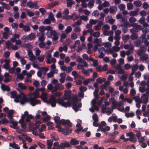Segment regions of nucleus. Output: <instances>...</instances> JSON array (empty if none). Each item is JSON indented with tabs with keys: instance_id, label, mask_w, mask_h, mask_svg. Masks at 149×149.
<instances>
[{
	"instance_id": "obj_1",
	"label": "nucleus",
	"mask_w": 149,
	"mask_h": 149,
	"mask_svg": "<svg viewBox=\"0 0 149 149\" xmlns=\"http://www.w3.org/2000/svg\"><path fill=\"white\" fill-rule=\"evenodd\" d=\"M49 102L51 103V106L52 107H56V103L62 106L65 107L71 106V104L69 102V101H68L66 102H64L63 99L60 98L56 100L53 96H51V97L49 99Z\"/></svg>"
},
{
	"instance_id": "obj_2",
	"label": "nucleus",
	"mask_w": 149,
	"mask_h": 149,
	"mask_svg": "<svg viewBox=\"0 0 149 149\" xmlns=\"http://www.w3.org/2000/svg\"><path fill=\"white\" fill-rule=\"evenodd\" d=\"M36 97H30L29 98L28 102L32 106H34L37 104H40L41 102L40 100H36Z\"/></svg>"
},
{
	"instance_id": "obj_3",
	"label": "nucleus",
	"mask_w": 149,
	"mask_h": 149,
	"mask_svg": "<svg viewBox=\"0 0 149 149\" xmlns=\"http://www.w3.org/2000/svg\"><path fill=\"white\" fill-rule=\"evenodd\" d=\"M58 131L59 132H62L63 134L67 135H69L72 132V129L68 128L67 126H65L64 129L62 128L61 127L58 129Z\"/></svg>"
},
{
	"instance_id": "obj_4",
	"label": "nucleus",
	"mask_w": 149,
	"mask_h": 149,
	"mask_svg": "<svg viewBox=\"0 0 149 149\" xmlns=\"http://www.w3.org/2000/svg\"><path fill=\"white\" fill-rule=\"evenodd\" d=\"M126 136H129V141L133 143H135L137 141V140L135 137V134L131 132H129L127 133Z\"/></svg>"
},
{
	"instance_id": "obj_5",
	"label": "nucleus",
	"mask_w": 149,
	"mask_h": 149,
	"mask_svg": "<svg viewBox=\"0 0 149 149\" xmlns=\"http://www.w3.org/2000/svg\"><path fill=\"white\" fill-rule=\"evenodd\" d=\"M64 86L61 84L58 83L55 86L53 87V89L52 91V93H53L58 90H61L63 89Z\"/></svg>"
},
{
	"instance_id": "obj_6",
	"label": "nucleus",
	"mask_w": 149,
	"mask_h": 149,
	"mask_svg": "<svg viewBox=\"0 0 149 149\" xmlns=\"http://www.w3.org/2000/svg\"><path fill=\"white\" fill-rule=\"evenodd\" d=\"M59 123L63 125H67L68 128L72 127V123L69 120L62 119L59 121Z\"/></svg>"
},
{
	"instance_id": "obj_7",
	"label": "nucleus",
	"mask_w": 149,
	"mask_h": 149,
	"mask_svg": "<svg viewBox=\"0 0 149 149\" xmlns=\"http://www.w3.org/2000/svg\"><path fill=\"white\" fill-rule=\"evenodd\" d=\"M70 146L69 142H65L64 143H61L60 144V149H65V148H69Z\"/></svg>"
},
{
	"instance_id": "obj_8",
	"label": "nucleus",
	"mask_w": 149,
	"mask_h": 149,
	"mask_svg": "<svg viewBox=\"0 0 149 149\" xmlns=\"http://www.w3.org/2000/svg\"><path fill=\"white\" fill-rule=\"evenodd\" d=\"M116 68V70H118V73L120 74H123L124 73V71L123 69L122 68V67L121 65H118L117 67H114Z\"/></svg>"
},
{
	"instance_id": "obj_9",
	"label": "nucleus",
	"mask_w": 149,
	"mask_h": 149,
	"mask_svg": "<svg viewBox=\"0 0 149 149\" xmlns=\"http://www.w3.org/2000/svg\"><path fill=\"white\" fill-rule=\"evenodd\" d=\"M117 10V8L116 7L114 6H111L109 8L110 13L113 15L115 14Z\"/></svg>"
},
{
	"instance_id": "obj_10",
	"label": "nucleus",
	"mask_w": 149,
	"mask_h": 149,
	"mask_svg": "<svg viewBox=\"0 0 149 149\" xmlns=\"http://www.w3.org/2000/svg\"><path fill=\"white\" fill-rule=\"evenodd\" d=\"M99 128L100 129V130L102 132H104L106 131H109L110 129V127L108 126H106L104 128H103L101 125L99 126Z\"/></svg>"
},
{
	"instance_id": "obj_11",
	"label": "nucleus",
	"mask_w": 149,
	"mask_h": 149,
	"mask_svg": "<svg viewBox=\"0 0 149 149\" xmlns=\"http://www.w3.org/2000/svg\"><path fill=\"white\" fill-rule=\"evenodd\" d=\"M29 98V97H27L26 95L24 94V96H23L22 99L20 101L21 104H24L26 102H28Z\"/></svg>"
},
{
	"instance_id": "obj_12",
	"label": "nucleus",
	"mask_w": 149,
	"mask_h": 149,
	"mask_svg": "<svg viewBox=\"0 0 149 149\" xmlns=\"http://www.w3.org/2000/svg\"><path fill=\"white\" fill-rule=\"evenodd\" d=\"M138 66L137 64L133 65L132 67V72L130 74V76H132L134 73L137 70Z\"/></svg>"
},
{
	"instance_id": "obj_13",
	"label": "nucleus",
	"mask_w": 149,
	"mask_h": 149,
	"mask_svg": "<svg viewBox=\"0 0 149 149\" xmlns=\"http://www.w3.org/2000/svg\"><path fill=\"white\" fill-rule=\"evenodd\" d=\"M72 102H70L69 100H68V101H69V102L71 104H71L72 105H74V106L75 107L76 103H77V98L76 96H74L72 97Z\"/></svg>"
},
{
	"instance_id": "obj_14",
	"label": "nucleus",
	"mask_w": 149,
	"mask_h": 149,
	"mask_svg": "<svg viewBox=\"0 0 149 149\" xmlns=\"http://www.w3.org/2000/svg\"><path fill=\"white\" fill-rule=\"evenodd\" d=\"M36 38V34L35 33H31L28 35V40L31 41L34 40Z\"/></svg>"
},
{
	"instance_id": "obj_15",
	"label": "nucleus",
	"mask_w": 149,
	"mask_h": 149,
	"mask_svg": "<svg viewBox=\"0 0 149 149\" xmlns=\"http://www.w3.org/2000/svg\"><path fill=\"white\" fill-rule=\"evenodd\" d=\"M10 124V126L11 127L14 128L15 126H17L18 123H17L15 121L11 120H9V123Z\"/></svg>"
},
{
	"instance_id": "obj_16",
	"label": "nucleus",
	"mask_w": 149,
	"mask_h": 149,
	"mask_svg": "<svg viewBox=\"0 0 149 149\" xmlns=\"http://www.w3.org/2000/svg\"><path fill=\"white\" fill-rule=\"evenodd\" d=\"M66 76V75L64 73H62L60 74V76L61 77V78L59 79V81L61 83H64Z\"/></svg>"
},
{
	"instance_id": "obj_17",
	"label": "nucleus",
	"mask_w": 149,
	"mask_h": 149,
	"mask_svg": "<svg viewBox=\"0 0 149 149\" xmlns=\"http://www.w3.org/2000/svg\"><path fill=\"white\" fill-rule=\"evenodd\" d=\"M77 103H76L75 107L74 106V105H72V108L75 112H77V111H78L79 109V108H81L82 106V104L81 103H79L78 104V105H77Z\"/></svg>"
},
{
	"instance_id": "obj_18",
	"label": "nucleus",
	"mask_w": 149,
	"mask_h": 149,
	"mask_svg": "<svg viewBox=\"0 0 149 149\" xmlns=\"http://www.w3.org/2000/svg\"><path fill=\"white\" fill-rule=\"evenodd\" d=\"M147 96L146 94H144L142 95V97H143V102L144 104H146L148 101V96Z\"/></svg>"
},
{
	"instance_id": "obj_19",
	"label": "nucleus",
	"mask_w": 149,
	"mask_h": 149,
	"mask_svg": "<svg viewBox=\"0 0 149 149\" xmlns=\"http://www.w3.org/2000/svg\"><path fill=\"white\" fill-rule=\"evenodd\" d=\"M70 143L72 145H76L79 143V141L75 139L72 138L70 141Z\"/></svg>"
},
{
	"instance_id": "obj_20",
	"label": "nucleus",
	"mask_w": 149,
	"mask_h": 149,
	"mask_svg": "<svg viewBox=\"0 0 149 149\" xmlns=\"http://www.w3.org/2000/svg\"><path fill=\"white\" fill-rule=\"evenodd\" d=\"M53 140L52 139L47 140V149H51V147L53 144Z\"/></svg>"
},
{
	"instance_id": "obj_21",
	"label": "nucleus",
	"mask_w": 149,
	"mask_h": 149,
	"mask_svg": "<svg viewBox=\"0 0 149 149\" xmlns=\"http://www.w3.org/2000/svg\"><path fill=\"white\" fill-rule=\"evenodd\" d=\"M28 54L29 56L31 57V60H35L36 59V57L34 56L32 51L31 50H29L28 51Z\"/></svg>"
},
{
	"instance_id": "obj_22",
	"label": "nucleus",
	"mask_w": 149,
	"mask_h": 149,
	"mask_svg": "<svg viewBox=\"0 0 149 149\" xmlns=\"http://www.w3.org/2000/svg\"><path fill=\"white\" fill-rule=\"evenodd\" d=\"M75 3L73 0H67V6L68 7H71L72 5Z\"/></svg>"
},
{
	"instance_id": "obj_23",
	"label": "nucleus",
	"mask_w": 149,
	"mask_h": 149,
	"mask_svg": "<svg viewBox=\"0 0 149 149\" xmlns=\"http://www.w3.org/2000/svg\"><path fill=\"white\" fill-rule=\"evenodd\" d=\"M1 87L3 91H9L10 89V87L8 86H6L3 84L2 82L1 83Z\"/></svg>"
},
{
	"instance_id": "obj_24",
	"label": "nucleus",
	"mask_w": 149,
	"mask_h": 149,
	"mask_svg": "<svg viewBox=\"0 0 149 149\" xmlns=\"http://www.w3.org/2000/svg\"><path fill=\"white\" fill-rule=\"evenodd\" d=\"M109 17L108 16L106 18V22L107 23H109L111 24H113L115 21V20L114 19L111 18L110 19H107V18H109Z\"/></svg>"
},
{
	"instance_id": "obj_25",
	"label": "nucleus",
	"mask_w": 149,
	"mask_h": 149,
	"mask_svg": "<svg viewBox=\"0 0 149 149\" xmlns=\"http://www.w3.org/2000/svg\"><path fill=\"white\" fill-rule=\"evenodd\" d=\"M118 133V132L114 131L113 132L110 133L109 134V136H111V137L113 138V139H114Z\"/></svg>"
},
{
	"instance_id": "obj_26",
	"label": "nucleus",
	"mask_w": 149,
	"mask_h": 149,
	"mask_svg": "<svg viewBox=\"0 0 149 149\" xmlns=\"http://www.w3.org/2000/svg\"><path fill=\"white\" fill-rule=\"evenodd\" d=\"M148 58L147 54H145L141 56L139 60L142 61L146 60Z\"/></svg>"
},
{
	"instance_id": "obj_27",
	"label": "nucleus",
	"mask_w": 149,
	"mask_h": 149,
	"mask_svg": "<svg viewBox=\"0 0 149 149\" xmlns=\"http://www.w3.org/2000/svg\"><path fill=\"white\" fill-rule=\"evenodd\" d=\"M109 101L115 107H117L116 102L115 99L113 97H111L109 100Z\"/></svg>"
},
{
	"instance_id": "obj_28",
	"label": "nucleus",
	"mask_w": 149,
	"mask_h": 149,
	"mask_svg": "<svg viewBox=\"0 0 149 149\" xmlns=\"http://www.w3.org/2000/svg\"><path fill=\"white\" fill-rule=\"evenodd\" d=\"M34 118L32 115L31 114L27 116V118L25 119V122L27 123L31 121V120Z\"/></svg>"
},
{
	"instance_id": "obj_29",
	"label": "nucleus",
	"mask_w": 149,
	"mask_h": 149,
	"mask_svg": "<svg viewBox=\"0 0 149 149\" xmlns=\"http://www.w3.org/2000/svg\"><path fill=\"white\" fill-rule=\"evenodd\" d=\"M18 86L20 88L21 90H26L27 86L24 85V84L21 83L18 84Z\"/></svg>"
},
{
	"instance_id": "obj_30",
	"label": "nucleus",
	"mask_w": 149,
	"mask_h": 149,
	"mask_svg": "<svg viewBox=\"0 0 149 149\" xmlns=\"http://www.w3.org/2000/svg\"><path fill=\"white\" fill-rule=\"evenodd\" d=\"M101 42V41L98 39L97 38L94 39L93 40V43L94 44H97L98 46H100V43Z\"/></svg>"
},
{
	"instance_id": "obj_31",
	"label": "nucleus",
	"mask_w": 149,
	"mask_h": 149,
	"mask_svg": "<svg viewBox=\"0 0 149 149\" xmlns=\"http://www.w3.org/2000/svg\"><path fill=\"white\" fill-rule=\"evenodd\" d=\"M125 116L127 118L130 117H133L134 116V113L133 112L126 113L125 114Z\"/></svg>"
},
{
	"instance_id": "obj_32",
	"label": "nucleus",
	"mask_w": 149,
	"mask_h": 149,
	"mask_svg": "<svg viewBox=\"0 0 149 149\" xmlns=\"http://www.w3.org/2000/svg\"><path fill=\"white\" fill-rule=\"evenodd\" d=\"M82 22L80 20H79L76 22H74V24L72 25L73 27H75L76 26L80 25L81 23Z\"/></svg>"
},
{
	"instance_id": "obj_33",
	"label": "nucleus",
	"mask_w": 149,
	"mask_h": 149,
	"mask_svg": "<svg viewBox=\"0 0 149 149\" xmlns=\"http://www.w3.org/2000/svg\"><path fill=\"white\" fill-rule=\"evenodd\" d=\"M95 2L93 0L90 1L88 3V6L90 8H91L93 7L94 6V4Z\"/></svg>"
},
{
	"instance_id": "obj_34",
	"label": "nucleus",
	"mask_w": 149,
	"mask_h": 149,
	"mask_svg": "<svg viewBox=\"0 0 149 149\" xmlns=\"http://www.w3.org/2000/svg\"><path fill=\"white\" fill-rule=\"evenodd\" d=\"M143 47L145 49V46H141V49L138 51L137 54L139 56H141L142 54L143 53V51L142 50V48Z\"/></svg>"
},
{
	"instance_id": "obj_35",
	"label": "nucleus",
	"mask_w": 149,
	"mask_h": 149,
	"mask_svg": "<svg viewBox=\"0 0 149 149\" xmlns=\"http://www.w3.org/2000/svg\"><path fill=\"white\" fill-rule=\"evenodd\" d=\"M26 5L28 7L31 8H34V3L31 1H30L27 2Z\"/></svg>"
},
{
	"instance_id": "obj_36",
	"label": "nucleus",
	"mask_w": 149,
	"mask_h": 149,
	"mask_svg": "<svg viewBox=\"0 0 149 149\" xmlns=\"http://www.w3.org/2000/svg\"><path fill=\"white\" fill-rule=\"evenodd\" d=\"M45 30V28L44 26H42L39 27V31L42 34H44L43 33Z\"/></svg>"
},
{
	"instance_id": "obj_37",
	"label": "nucleus",
	"mask_w": 149,
	"mask_h": 149,
	"mask_svg": "<svg viewBox=\"0 0 149 149\" xmlns=\"http://www.w3.org/2000/svg\"><path fill=\"white\" fill-rule=\"evenodd\" d=\"M10 94L11 95L10 97L11 98H14L16 97L17 93L15 91H13L11 92Z\"/></svg>"
},
{
	"instance_id": "obj_38",
	"label": "nucleus",
	"mask_w": 149,
	"mask_h": 149,
	"mask_svg": "<svg viewBox=\"0 0 149 149\" xmlns=\"http://www.w3.org/2000/svg\"><path fill=\"white\" fill-rule=\"evenodd\" d=\"M134 4L137 7L140 6L142 4L141 1H135L134 2Z\"/></svg>"
},
{
	"instance_id": "obj_39",
	"label": "nucleus",
	"mask_w": 149,
	"mask_h": 149,
	"mask_svg": "<svg viewBox=\"0 0 149 149\" xmlns=\"http://www.w3.org/2000/svg\"><path fill=\"white\" fill-rule=\"evenodd\" d=\"M92 118L94 121H98V116L96 113L94 114L92 116Z\"/></svg>"
},
{
	"instance_id": "obj_40",
	"label": "nucleus",
	"mask_w": 149,
	"mask_h": 149,
	"mask_svg": "<svg viewBox=\"0 0 149 149\" xmlns=\"http://www.w3.org/2000/svg\"><path fill=\"white\" fill-rule=\"evenodd\" d=\"M81 72L86 76H88L89 75V73L88 71L85 70V69H83L81 70Z\"/></svg>"
},
{
	"instance_id": "obj_41",
	"label": "nucleus",
	"mask_w": 149,
	"mask_h": 149,
	"mask_svg": "<svg viewBox=\"0 0 149 149\" xmlns=\"http://www.w3.org/2000/svg\"><path fill=\"white\" fill-rule=\"evenodd\" d=\"M138 37V36L136 34H132L130 36V38L133 40L137 39Z\"/></svg>"
},
{
	"instance_id": "obj_42",
	"label": "nucleus",
	"mask_w": 149,
	"mask_h": 149,
	"mask_svg": "<svg viewBox=\"0 0 149 149\" xmlns=\"http://www.w3.org/2000/svg\"><path fill=\"white\" fill-rule=\"evenodd\" d=\"M51 58V55L50 53H48L47 56V63H48L50 64V60Z\"/></svg>"
},
{
	"instance_id": "obj_43",
	"label": "nucleus",
	"mask_w": 149,
	"mask_h": 149,
	"mask_svg": "<svg viewBox=\"0 0 149 149\" xmlns=\"http://www.w3.org/2000/svg\"><path fill=\"white\" fill-rule=\"evenodd\" d=\"M72 31V28L70 26H68L67 27L66 29L65 30V32L66 33L70 32Z\"/></svg>"
},
{
	"instance_id": "obj_44",
	"label": "nucleus",
	"mask_w": 149,
	"mask_h": 149,
	"mask_svg": "<svg viewBox=\"0 0 149 149\" xmlns=\"http://www.w3.org/2000/svg\"><path fill=\"white\" fill-rule=\"evenodd\" d=\"M100 33L99 31H97L94 32L92 34V36L95 37H98L100 36Z\"/></svg>"
},
{
	"instance_id": "obj_45",
	"label": "nucleus",
	"mask_w": 149,
	"mask_h": 149,
	"mask_svg": "<svg viewBox=\"0 0 149 149\" xmlns=\"http://www.w3.org/2000/svg\"><path fill=\"white\" fill-rule=\"evenodd\" d=\"M37 144L38 146L40 147L41 149H45V145L42 144L40 142H38Z\"/></svg>"
},
{
	"instance_id": "obj_46",
	"label": "nucleus",
	"mask_w": 149,
	"mask_h": 149,
	"mask_svg": "<svg viewBox=\"0 0 149 149\" xmlns=\"http://www.w3.org/2000/svg\"><path fill=\"white\" fill-rule=\"evenodd\" d=\"M138 13L135 11H132L129 13V15L131 16H133L137 15Z\"/></svg>"
},
{
	"instance_id": "obj_47",
	"label": "nucleus",
	"mask_w": 149,
	"mask_h": 149,
	"mask_svg": "<svg viewBox=\"0 0 149 149\" xmlns=\"http://www.w3.org/2000/svg\"><path fill=\"white\" fill-rule=\"evenodd\" d=\"M129 38V37L128 35H125L122 37L123 40L125 42H127Z\"/></svg>"
},
{
	"instance_id": "obj_48",
	"label": "nucleus",
	"mask_w": 149,
	"mask_h": 149,
	"mask_svg": "<svg viewBox=\"0 0 149 149\" xmlns=\"http://www.w3.org/2000/svg\"><path fill=\"white\" fill-rule=\"evenodd\" d=\"M129 23L127 21H125L124 22L123 24L121 25V26L123 27H127L128 25L129 26Z\"/></svg>"
},
{
	"instance_id": "obj_49",
	"label": "nucleus",
	"mask_w": 149,
	"mask_h": 149,
	"mask_svg": "<svg viewBox=\"0 0 149 149\" xmlns=\"http://www.w3.org/2000/svg\"><path fill=\"white\" fill-rule=\"evenodd\" d=\"M39 47L40 48H44L46 46L45 43L43 42H40L39 44Z\"/></svg>"
},
{
	"instance_id": "obj_50",
	"label": "nucleus",
	"mask_w": 149,
	"mask_h": 149,
	"mask_svg": "<svg viewBox=\"0 0 149 149\" xmlns=\"http://www.w3.org/2000/svg\"><path fill=\"white\" fill-rule=\"evenodd\" d=\"M1 122L3 125L7 124L9 123V121H8L6 118H5L2 119Z\"/></svg>"
},
{
	"instance_id": "obj_51",
	"label": "nucleus",
	"mask_w": 149,
	"mask_h": 149,
	"mask_svg": "<svg viewBox=\"0 0 149 149\" xmlns=\"http://www.w3.org/2000/svg\"><path fill=\"white\" fill-rule=\"evenodd\" d=\"M133 5L131 3H129L127 4V7L128 10L131 9L133 7Z\"/></svg>"
},
{
	"instance_id": "obj_52",
	"label": "nucleus",
	"mask_w": 149,
	"mask_h": 149,
	"mask_svg": "<svg viewBox=\"0 0 149 149\" xmlns=\"http://www.w3.org/2000/svg\"><path fill=\"white\" fill-rule=\"evenodd\" d=\"M84 60L82 58L80 57H78L76 59V61L77 62H78L81 63L84 62Z\"/></svg>"
},
{
	"instance_id": "obj_53",
	"label": "nucleus",
	"mask_w": 149,
	"mask_h": 149,
	"mask_svg": "<svg viewBox=\"0 0 149 149\" xmlns=\"http://www.w3.org/2000/svg\"><path fill=\"white\" fill-rule=\"evenodd\" d=\"M97 20L96 19L94 20L93 19H90L89 21V23L92 25V24H95L97 22Z\"/></svg>"
},
{
	"instance_id": "obj_54",
	"label": "nucleus",
	"mask_w": 149,
	"mask_h": 149,
	"mask_svg": "<svg viewBox=\"0 0 149 149\" xmlns=\"http://www.w3.org/2000/svg\"><path fill=\"white\" fill-rule=\"evenodd\" d=\"M26 14L24 12H22L20 15V18L24 19L26 17Z\"/></svg>"
},
{
	"instance_id": "obj_55",
	"label": "nucleus",
	"mask_w": 149,
	"mask_h": 149,
	"mask_svg": "<svg viewBox=\"0 0 149 149\" xmlns=\"http://www.w3.org/2000/svg\"><path fill=\"white\" fill-rule=\"evenodd\" d=\"M41 36L39 37L38 40L40 42H43L45 40V38L44 37V34H41Z\"/></svg>"
},
{
	"instance_id": "obj_56",
	"label": "nucleus",
	"mask_w": 149,
	"mask_h": 149,
	"mask_svg": "<svg viewBox=\"0 0 149 149\" xmlns=\"http://www.w3.org/2000/svg\"><path fill=\"white\" fill-rule=\"evenodd\" d=\"M118 8L121 10H123L125 8V6L124 4H120Z\"/></svg>"
},
{
	"instance_id": "obj_57",
	"label": "nucleus",
	"mask_w": 149,
	"mask_h": 149,
	"mask_svg": "<svg viewBox=\"0 0 149 149\" xmlns=\"http://www.w3.org/2000/svg\"><path fill=\"white\" fill-rule=\"evenodd\" d=\"M80 19L81 20H84L86 21L88 20V17L86 16L82 15L80 17Z\"/></svg>"
},
{
	"instance_id": "obj_58",
	"label": "nucleus",
	"mask_w": 149,
	"mask_h": 149,
	"mask_svg": "<svg viewBox=\"0 0 149 149\" xmlns=\"http://www.w3.org/2000/svg\"><path fill=\"white\" fill-rule=\"evenodd\" d=\"M77 35L75 33H74L71 35V37L72 39L75 40L77 38Z\"/></svg>"
},
{
	"instance_id": "obj_59",
	"label": "nucleus",
	"mask_w": 149,
	"mask_h": 149,
	"mask_svg": "<svg viewBox=\"0 0 149 149\" xmlns=\"http://www.w3.org/2000/svg\"><path fill=\"white\" fill-rule=\"evenodd\" d=\"M71 92L67 90L66 91L64 95L65 96H67L68 97H70V94Z\"/></svg>"
},
{
	"instance_id": "obj_60",
	"label": "nucleus",
	"mask_w": 149,
	"mask_h": 149,
	"mask_svg": "<svg viewBox=\"0 0 149 149\" xmlns=\"http://www.w3.org/2000/svg\"><path fill=\"white\" fill-rule=\"evenodd\" d=\"M124 68L125 70H128L130 68L131 66L130 64L127 63L124 65Z\"/></svg>"
},
{
	"instance_id": "obj_61",
	"label": "nucleus",
	"mask_w": 149,
	"mask_h": 149,
	"mask_svg": "<svg viewBox=\"0 0 149 149\" xmlns=\"http://www.w3.org/2000/svg\"><path fill=\"white\" fill-rule=\"evenodd\" d=\"M23 30L25 32H27L30 31V27L28 26H25L23 29Z\"/></svg>"
},
{
	"instance_id": "obj_62",
	"label": "nucleus",
	"mask_w": 149,
	"mask_h": 149,
	"mask_svg": "<svg viewBox=\"0 0 149 149\" xmlns=\"http://www.w3.org/2000/svg\"><path fill=\"white\" fill-rule=\"evenodd\" d=\"M51 21L49 19L47 18L45 19L44 22V24H50L51 23Z\"/></svg>"
},
{
	"instance_id": "obj_63",
	"label": "nucleus",
	"mask_w": 149,
	"mask_h": 149,
	"mask_svg": "<svg viewBox=\"0 0 149 149\" xmlns=\"http://www.w3.org/2000/svg\"><path fill=\"white\" fill-rule=\"evenodd\" d=\"M130 31L132 34H136L138 32V31L136 29L133 28L130 29Z\"/></svg>"
},
{
	"instance_id": "obj_64",
	"label": "nucleus",
	"mask_w": 149,
	"mask_h": 149,
	"mask_svg": "<svg viewBox=\"0 0 149 149\" xmlns=\"http://www.w3.org/2000/svg\"><path fill=\"white\" fill-rule=\"evenodd\" d=\"M141 74L139 71L136 72L135 74V76L137 78H139L141 76Z\"/></svg>"
}]
</instances>
